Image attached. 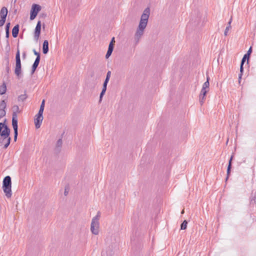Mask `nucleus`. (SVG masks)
Wrapping results in <instances>:
<instances>
[{"mask_svg": "<svg viewBox=\"0 0 256 256\" xmlns=\"http://www.w3.org/2000/svg\"><path fill=\"white\" fill-rule=\"evenodd\" d=\"M150 14V10L147 8L144 10L141 16L140 22L134 34V40L136 42H138L144 34V30L148 24Z\"/></svg>", "mask_w": 256, "mask_h": 256, "instance_id": "f257e3e1", "label": "nucleus"}, {"mask_svg": "<svg viewBox=\"0 0 256 256\" xmlns=\"http://www.w3.org/2000/svg\"><path fill=\"white\" fill-rule=\"evenodd\" d=\"M13 112L12 115V126L14 130V140L16 141L18 136V116L19 112V107L15 105L12 107Z\"/></svg>", "mask_w": 256, "mask_h": 256, "instance_id": "f03ea898", "label": "nucleus"}, {"mask_svg": "<svg viewBox=\"0 0 256 256\" xmlns=\"http://www.w3.org/2000/svg\"><path fill=\"white\" fill-rule=\"evenodd\" d=\"M100 212L94 216L90 224V231L92 234L98 235L99 234Z\"/></svg>", "mask_w": 256, "mask_h": 256, "instance_id": "7ed1b4c3", "label": "nucleus"}, {"mask_svg": "<svg viewBox=\"0 0 256 256\" xmlns=\"http://www.w3.org/2000/svg\"><path fill=\"white\" fill-rule=\"evenodd\" d=\"M11 187V178L10 176H6L4 178L3 180L2 188L6 196L8 198H10L12 195Z\"/></svg>", "mask_w": 256, "mask_h": 256, "instance_id": "20e7f679", "label": "nucleus"}, {"mask_svg": "<svg viewBox=\"0 0 256 256\" xmlns=\"http://www.w3.org/2000/svg\"><path fill=\"white\" fill-rule=\"evenodd\" d=\"M14 73L18 78L22 76L21 62L20 58V52L18 49L16 52V67Z\"/></svg>", "mask_w": 256, "mask_h": 256, "instance_id": "39448f33", "label": "nucleus"}, {"mask_svg": "<svg viewBox=\"0 0 256 256\" xmlns=\"http://www.w3.org/2000/svg\"><path fill=\"white\" fill-rule=\"evenodd\" d=\"M41 6L36 4H34L32 6L30 13V20H33L36 16L40 10Z\"/></svg>", "mask_w": 256, "mask_h": 256, "instance_id": "423d86ee", "label": "nucleus"}, {"mask_svg": "<svg viewBox=\"0 0 256 256\" xmlns=\"http://www.w3.org/2000/svg\"><path fill=\"white\" fill-rule=\"evenodd\" d=\"M8 14V9L6 7H2L0 11V27L4 26L6 22V18Z\"/></svg>", "mask_w": 256, "mask_h": 256, "instance_id": "0eeeda50", "label": "nucleus"}, {"mask_svg": "<svg viewBox=\"0 0 256 256\" xmlns=\"http://www.w3.org/2000/svg\"><path fill=\"white\" fill-rule=\"evenodd\" d=\"M43 120L42 114L38 113L36 116L34 118V124L36 128H40Z\"/></svg>", "mask_w": 256, "mask_h": 256, "instance_id": "6e6552de", "label": "nucleus"}, {"mask_svg": "<svg viewBox=\"0 0 256 256\" xmlns=\"http://www.w3.org/2000/svg\"><path fill=\"white\" fill-rule=\"evenodd\" d=\"M4 126H2V130L0 132L1 136L4 138V139H6L10 137V130L8 127L3 123Z\"/></svg>", "mask_w": 256, "mask_h": 256, "instance_id": "1a4fd4ad", "label": "nucleus"}, {"mask_svg": "<svg viewBox=\"0 0 256 256\" xmlns=\"http://www.w3.org/2000/svg\"><path fill=\"white\" fill-rule=\"evenodd\" d=\"M40 30H41V22L40 21H38L37 24L36 26V27L35 28V32H34V38L36 39H38L40 33Z\"/></svg>", "mask_w": 256, "mask_h": 256, "instance_id": "9d476101", "label": "nucleus"}, {"mask_svg": "<svg viewBox=\"0 0 256 256\" xmlns=\"http://www.w3.org/2000/svg\"><path fill=\"white\" fill-rule=\"evenodd\" d=\"M40 60V56H36L35 61L32 66V74H33L37 68Z\"/></svg>", "mask_w": 256, "mask_h": 256, "instance_id": "9b49d317", "label": "nucleus"}, {"mask_svg": "<svg viewBox=\"0 0 256 256\" xmlns=\"http://www.w3.org/2000/svg\"><path fill=\"white\" fill-rule=\"evenodd\" d=\"M19 32L18 25L15 26L12 30V34L14 38L17 37Z\"/></svg>", "mask_w": 256, "mask_h": 256, "instance_id": "f8f14e48", "label": "nucleus"}, {"mask_svg": "<svg viewBox=\"0 0 256 256\" xmlns=\"http://www.w3.org/2000/svg\"><path fill=\"white\" fill-rule=\"evenodd\" d=\"M6 84L4 82L0 86V94L2 95L6 93Z\"/></svg>", "mask_w": 256, "mask_h": 256, "instance_id": "ddd939ff", "label": "nucleus"}, {"mask_svg": "<svg viewBox=\"0 0 256 256\" xmlns=\"http://www.w3.org/2000/svg\"><path fill=\"white\" fill-rule=\"evenodd\" d=\"M6 106V104L4 100H2L0 102V110H5Z\"/></svg>", "mask_w": 256, "mask_h": 256, "instance_id": "4468645a", "label": "nucleus"}, {"mask_svg": "<svg viewBox=\"0 0 256 256\" xmlns=\"http://www.w3.org/2000/svg\"><path fill=\"white\" fill-rule=\"evenodd\" d=\"M210 83L208 82V78H207V80L203 84L202 88L207 90H209Z\"/></svg>", "mask_w": 256, "mask_h": 256, "instance_id": "2eb2a0df", "label": "nucleus"}, {"mask_svg": "<svg viewBox=\"0 0 256 256\" xmlns=\"http://www.w3.org/2000/svg\"><path fill=\"white\" fill-rule=\"evenodd\" d=\"M44 107V100L42 102V104H41V105H40L39 111H38V113L43 114Z\"/></svg>", "mask_w": 256, "mask_h": 256, "instance_id": "dca6fc26", "label": "nucleus"}, {"mask_svg": "<svg viewBox=\"0 0 256 256\" xmlns=\"http://www.w3.org/2000/svg\"><path fill=\"white\" fill-rule=\"evenodd\" d=\"M26 94H21L18 97V100L19 102H23L26 98Z\"/></svg>", "mask_w": 256, "mask_h": 256, "instance_id": "f3484780", "label": "nucleus"}, {"mask_svg": "<svg viewBox=\"0 0 256 256\" xmlns=\"http://www.w3.org/2000/svg\"><path fill=\"white\" fill-rule=\"evenodd\" d=\"M188 222L186 220H184L183 222L181 224L180 228L181 230H186L187 227Z\"/></svg>", "mask_w": 256, "mask_h": 256, "instance_id": "a211bd4d", "label": "nucleus"}, {"mask_svg": "<svg viewBox=\"0 0 256 256\" xmlns=\"http://www.w3.org/2000/svg\"><path fill=\"white\" fill-rule=\"evenodd\" d=\"M115 42L114 38L113 37L110 42L108 48H114V43Z\"/></svg>", "mask_w": 256, "mask_h": 256, "instance_id": "6ab92c4d", "label": "nucleus"}, {"mask_svg": "<svg viewBox=\"0 0 256 256\" xmlns=\"http://www.w3.org/2000/svg\"><path fill=\"white\" fill-rule=\"evenodd\" d=\"M114 49H108V50L106 52V58H108L110 55L112 54V52Z\"/></svg>", "mask_w": 256, "mask_h": 256, "instance_id": "aec40b11", "label": "nucleus"}, {"mask_svg": "<svg viewBox=\"0 0 256 256\" xmlns=\"http://www.w3.org/2000/svg\"><path fill=\"white\" fill-rule=\"evenodd\" d=\"M208 90H206V89H204V88H202L201 90V92H200V96H206L207 92H208Z\"/></svg>", "mask_w": 256, "mask_h": 256, "instance_id": "412c9836", "label": "nucleus"}, {"mask_svg": "<svg viewBox=\"0 0 256 256\" xmlns=\"http://www.w3.org/2000/svg\"><path fill=\"white\" fill-rule=\"evenodd\" d=\"M62 140L59 139L56 142V146L58 148H60L62 146Z\"/></svg>", "mask_w": 256, "mask_h": 256, "instance_id": "4be33fe9", "label": "nucleus"}, {"mask_svg": "<svg viewBox=\"0 0 256 256\" xmlns=\"http://www.w3.org/2000/svg\"><path fill=\"white\" fill-rule=\"evenodd\" d=\"M42 48H48V42L47 40L44 42Z\"/></svg>", "mask_w": 256, "mask_h": 256, "instance_id": "5701e85b", "label": "nucleus"}, {"mask_svg": "<svg viewBox=\"0 0 256 256\" xmlns=\"http://www.w3.org/2000/svg\"><path fill=\"white\" fill-rule=\"evenodd\" d=\"M249 58V56H248L246 54H244L242 60V62H241V63L242 64H244V62H245L246 60H248V59Z\"/></svg>", "mask_w": 256, "mask_h": 256, "instance_id": "b1692460", "label": "nucleus"}, {"mask_svg": "<svg viewBox=\"0 0 256 256\" xmlns=\"http://www.w3.org/2000/svg\"><path fill=\"white\" fill-rule=\"evenodd\" d=\"M204 100H205L204 96H200V102L201 105H202L204 104Z\"/></svg>", "mask_w": 256, "mask_h": 256, "instance_id": "393cba45", "label": "nucleus"}, {"mask_svg": "<svg viewBox=\"0 0 256 256\" xmlns=\"http://www.w3.org/2000/svg\"><path fill=\"white\" fill-rule=\"evenodd\" d=\"M7 138V142L4 144V148H6L8 147V146L10 145V138L8 137Z\"/></svg>", "mask_w": 256, "mask_h": 256, "instance_id": "a878e982", "label": "nucleus"}, {"mask_svg": "<svg viewBox=\"0 0 256 256\" xmlns=\"http://www.w3.org/2000/svg\"><path fill=\"white\" fill-rule=\"evenodd\" d=\"M6 114V110H0V120L4 117Z\"/></svg>", "mask_w": 256, "mask_h": 256, "instance_id": "bb28decb", "label": "nucleus"}, {"mask_svg": "<svg viewBox=\"0 0 256 256\" xmlns=\"http://www.w3.org/2000/svg\"><path fill=\"white\" fill-rule=\"evenodd\" d=\"M106 91H104V90H102L101 92H100V100H99V102H100L102 100V98L103 97V96L105 92H106Z\"/></svg>", "mask_w": 256, "mask_h": 256, "instance_id": "cd10ccee", "label": "nucleus"}, {"mask_svg": "<svg viewBox=\"0 0 256 256\" xmlns=\"http://www.w3.org/2000/svg\"><path fill=\"white\" fill-rule=\"evenodd\" d=\"M243 72V64H242L241 63L240 64V74L239 76V78H241V76H242V72Z\"/></svg>", "mask_w": 256, "mask_h": 256, "instance_id": "c85d7f7f", "label": "nucleus"}, {"mask_svg": "<svg viewBox=\"0 0 256 256\" xmlns=\"http://www.w3.org/2000/svg\"><path fill=\"white\" fill-rule=\"evenodd\" d=\"M230 168H231V166H228V169H227V175H228V176L226 178V180L228 178V176L230 174Z\"/></svg>", "mask_w": 256, "mask_h": 256, "instance_id": "c756f323", "label": "nucleus"}, {"mask_svg": "<svg viewBox=\"0 0 256 256\" xmlns=\"http://www.w3.org/2000/svg\"><path fill=\"white\" fill-rule=\"evenodd\" d=\"M230 26H226V28L225 31H224V33L225 36H227L228 32V30H230Z\"/></svg>", "mask_w": 256, "mask_h": 256, "instance_id": "7c9ffc66", "label": "nucleus"}, {"mask_svg": "<svg viewBox=\"0 0 256 256\" xmlns=\"http://www.w3.org/2000/svg\"><path fill=\"white\" fill-rule=\"evenodd\" d=\"M252 52V49H248V51L247 53L246 54L248 56H250Z\"/></svg>", "mask_w": 256, "mask_h": 256, "instance_id": "2f4dec72", "label": "nucleus"}, {"mask_svg": "<svg viewBox=\"0 0 256 256\" xmlns=\"http://www.w3.org/2000/svg\"><path fill=\"white\" fill-rule=\"evenodd\" d=\"M106 86H107V84H106L104 83L103 86H102V90L106 91Z\"/></svg>", "mask_w": 256, "mask_h": 256, "instance_id": "473e14b6", "label": "nucleus"}, {"mask_svg": "<svg viewBox=\"0 0 256 256\" xmlns=\"http://www.w3.org/2000/svg\"><path fill=\"white\" fill-rule=\"evenodd\" d=\"M34 54L35 55H36L37 56H40V52H37L35 49L34 50Z\"/></svg>", "mask_w": 256, "mask_h": 256, "instance_id": "72a5a7b5", "label": "nucleus"}, {"mask_svg": "<svg viewBox=\"0 0 256 256\" xmlns=\"http://www.w3.org/2000/svg\"><path fill=\"white\" fill-rule=\"evenodd\" d=\"M10 26V23H8L6 24V31H8Z\"/></svg>", "mask_w": 256, "mask_h": 256, "instance_id": "f704fd0d", "label": "nucleus"}, {"mask_svg": "<svg viewBox=\"0 0 256 256\" xmlns=\"http://www.w3.org/2000/svg\"><path fill=\"white\" fill-rule=\"evenodd\" d=\"M110 78H108V77H106L105 80L104 82V84H108V81H109Z\"/></svg>", "mask_w": 256, "mask_h": 256, "instance_id": "c9c22d12", "label": "nucleus"}, {"mask_svg": "<svg viewBox=\"0 0 256 256\" xmlns=\"http://www.w3.org/2000/svg\"><path fill=\"white\" fill-rule=\"evenodd\" d=\"M232 21V18H231L230 19V21L228 22V26H230V28H231L230 24H231Z\"/></svg>", "mask_w": 256, "mask_h": 256, "instance_id": "e433bc0d", "label": "nucleus"}, {"mask_svg": "<svg viewBox=\"0 0 256 256\" xmlns=\"http://www.w3.org/2000/svg\"><path fill=\"white\" fill-rule=\"evenodd\" d=\"M43 50V53L44 54H46L48 52L49 49H42Z\"/></svg>", "mask_w": 256, "mask_h": 256, "instance_id": "4c0bfd02", "label": "nucleus"}, {"mask_svg": "<svg viewBox=\"0 0 256 256\" xmlns=\"http://www.w3.org/2000/svg\"><path fill=\"white\" fill-rule=\"evenodd\" d=\"M110 74H111V72H110V71H108V72H107L106 76V77H108V78H110Z\"/></svg>", "mask_w": 256, "mask_h": 256, "instance_id": "58836bf2", "label": "nucleus"}, {"mask_svg": "<svg viewBox=\"0 0 256 256\" xmlns=\"http://www.w3.org/2000/svg\"><path fill=\"white\" fill-rule=\"evenodd\" d=\"M232 156H231L230 160H229V162H228V166H232Z\"/></svg>", "mask_w": 256, "mask_h": 256, "instance_id": "ea45409f", "label": "nucleus"}, {"mask_svg": "<svg viewBox=\"0 0 256 256\" xmlns=\"http://www.w3.org/2000/svg\"><path fill=\"white\" fill-rule=\"evenodd\" d=\"M102 256H106L103 251L102 252Z\"/></svg>", "mask_w": 256, "mask_h": 256, "instance_id": "a19ab883", "label": "nucleus"}, {"mask_svg": "<svg viewBox=\"0 0 256 256\" xmlns=\"http://www.w3.org/2000/svg\"><path fill=\"white\" fill-rule=\"evenodd\" d=\"M6 36H8V31H6Z\"/></svg>", "mask_w": 256, "mask_h": 256, "instance_id": "79ce46f5", "label": "nucleus"}, {"mask_svg": "<svg viewBox=\"0 0 256 256\" xmlns=\"http://www.w3.org/2000/svg\"><path fill=\"white\" fill-rule=\"evenodd\" d=\"M184 210H183L182 211L181 214H184Z\"/></svg>", "mask_w": 256, "mask_h": 256, "instance_id": "37998d69", "label": "nucleus"}]
</instances>
